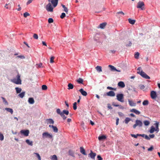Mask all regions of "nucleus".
I'll list each match as a JSON object with an SVG mask.
<instances>
[{"mask_svg": "<svg viewBox=\"0 0 160 160\" xmlns=\"http://www.w3.org/2000/svg\"><path fill=\"white\" fill-rule=\"evenodd\" d=\"M68 153L70 155L73 157H74V152L73 151L69 150L68 152Z\"/></svg>", "mask_w": 160, "mask_h": 160, "instance_id": "f704fd0d", "label": "nucleus"}, {"mask_svg": "<svg viewBox=\"0 0 160 160\" xmlns=\"http://www.w3.org/2000/svg\"><path fill=\"white\" fill-rule=\"evenodd\" d=\"M5 109L7 112H10L12 114L13 113V110L12 109L9 108H6Z\"/></svg>", "mask_w": 160, "mask_h": 160, "instance_id": "7c9ffc66", "label": "nucleus"}, {"mask_svg": "<svg viewBox=\"0 0 160 160\" xmlns=\"http://www.w3.org/2000/svg\"><path fill=\"white\" fill-rule=\"evenodd\" d=\"M54 57L53 56H52L50 58V62L51 63H52L54 62Z\"/></svg>", "mask_w": 160, "mask_h": 160, "instance_id": "603ef678", "label": "nucleus"}, {"mask_svg": "<svg viewBox=\"0 0 160 160\" xmlns=\"http://www.w3.org/2000/svg\"><path fill=\"white\" fill-rule=\"evenodd\" d=\"M68 89H72L73 88V85L71 83H69L68 85Z\"/></svg>", "mask_w": 160, "mask_h": 160, "instance_id": "e433bc0d", "label": "nucleus"}, {"mask_svg": "<svg viewBox=\"0 0 160 160\" xmlns=\"http://www.w3.org/2000/svg\"><path fill=\"white\" fill-rule=\"evenodd\" d=\"M46 121L47 122L48 124H53L54 123V121L51 118L48 119L46 120Z\"/></svg>", "mask_w": 160, "mask_h": 160, "instance_id": "412c9836", "label": "nucleus"}, {"mask_svg": "<svg viewBox=\"0 0 160 160\" xmlns=\"http://www.w3.org/2000/svg\"><path fill=\"white\" fill-rule=\"evenodd\" d=\"M61 6H62L63 8H64V11H65L67 13L68 11V9L65 7V5L63 4H62Z\"/></svg>", "mask_w": 160, "mask_h": 160, "instance_id": "a19ab883", "label": "nucleus"}, {"mask_svg": "<svg viewBox=\"0 0 160 160\" xmlns=\"http://www.w3.org/2000/svg\"><path fill=\"white\" fill-rule=\"evenodd\" d=\"M128 101L129 105L131 107H135L136 106V103L134 102L132 100L128 99Z\"/></svg>", "mask_w": 160, "mask_h": 160, "instance_id": "4468645a", "label": "nucleus"}, {"mask_svg": "<svg viewBox=\"0 0 160 160\" xmlns=\"http://www.w3.org/2000/svg\"><path fill=\"white\" fill-rule=\"evenodd\" d=\"M28 102L30 104H33L34 102V100L32 98H29L28 99Z\"/></svg>", "mask_w": 160, "mask_h": 160, "instance_id": "5701e85b", "label": "nucleus"}, {"mask_svg": "<svg viewBox=\"0 0 160 160\" xmlns=\"http://www.w3.org/2000/svg\"><path fill=\"white\" fill-rule=\"evenodd\" d=\"M137 73L140 74L142 77L147 79H149L150 77L145 72L142 70L141 72L138 71Z\"/></svg>", "mask_w": 160, "mask_h": 160, "instance_id": "20e7f679", "label": "nucleus"}, {"mask_svg": "<svg viewBox=\"0 0 160 160\" xmlns=\"http://www.w3.org/2000/svg\"><path fill=\"white\" fill-rule=\"evenodd\" d=\"M53 131L55 133L58 132V128L57 127L54 126L52 128Z\"/></svg>", "mask_w": 160, "mask_h": 160, "instance_id": "4c0bfd02", "label": "nucleus"}, {"mask_svg": "<svg viewBox=\"0 0 160 160\" xmlns=\"http://www.w3.org/2000/svg\"><path fill=\"white\" fill-rule=\"evenodd\" d=\"M42 63H40L39 64H37V65L38 67L39 68H41L42 67Z\"/></svg>", "mask_w": 160, "mask_h": 160, "instance_id": "e2e57ef3", "label": "nucleus"}, {"mask_svg": "<svg viewBox=\"0 0 160 160\" xmlns=\"http://www.w3.org/2000/svg\"><path fill=\"white\" fill-rule=\"evenodd\" d=\"M96 155V154L95 152H93L91 150L90 153L88 154V157H90L91 158L94 159Z\"/></svg>", "mask_w": 160, "mask_h": 160, "instance_id": "9b49d317", "label": "nucleus"}, {"mask_svg": "<svg viewBox=\"0 0 160 160\" xmlns=\"http://www.w3.org/2000/svg\"><path fill=\"white\" fill-rule=\"evenodd\" d=\"M145 88L144 86L143 85H141L140 86V88L141 89H143Z\"/></svg>", "mask_w": 160, "mask_h": 160, "instance_id": "69168bd1", "label": "nucleus"}, {"mask_svg": "<svg viewBox=\"0 0 160 160\" xmlns=\"http://www.w3.org/2000/svg\"><path fill=\"white\" fill-rule=\"evenodd\" d=\"M34 154L36 155V157L38 158V160H41L40 156L38 153H34Z\"/></svg>", "mask_w": 160, "mask_h": 160, "instance_id": "de8ad7c7", "label": "nucleus"}, {"mask_svg": "<svg viewBox=\"0 0 160 160\" xmlns=\"http://www.w3.org/2000/svg\"><path fill=\"white\" fill-rule=\"evenodd\" d=\"M145 126H148L150 124V122L148 120H145L143 121V123Z\"/></svg>", "mask_w": 160, "mask_h": 160, "instance_id": "c9c22d12", "label": "nucleus"}, {"mask_svg": "<svg viewBox=\"0 0 160 160\" xmlns=\"http://www.w3.org/2000/svg\"><path fill=\"white\" fill-rule=\"evenodd\" d=\"M32 0H29L27 2V4L28 5L32 2Z\"/></svg>", "mask_w": 160, "mask_h": 160, "instance_id": "774afa93", "label": "nucleus"}, {"mask_svg": "<svg viewBox=\"0 0 160 160\" xmlns=\"http://www.w3.org/2000/svg\"><path fill=\"white\" fill-rule=\"evenodd\" d=\"M29 15V14L27 12H25L23 14V16L25 18L27 17Z\"/></svg>", "mask_w": 160, "mask_h": 160, "instance_id": "864d4df0", "label": "nucleus"}, {"mask_svg": "<svg viewBox=\"0 0 160 160\" xmlns=\"http://www.w3.org/2000/svg\"><path fill=\"white\" fill-rule=\"evenodd\" d=\"M20 132L24 136H27L28 135L29 131L28 130H22L20 131Z\"/></svg>", "mask_w": 160, "mask_h": 160, "instance_id": "1a4fd4ad", "label": "nucleus"}, {"mask_svg": "<svg viewBox=\"0 0 160 160\" xmlns=\"http://www.w3.org/2000/svg\"><path fill=\"white\" fill-rule=\"evenodd\" d=\"M130 112H134L137 115H139L140 113V112L135 109H132L131 110Z\"/></svg>", "mask_w": 160, "mask_h": 160, "instance_id": "a211bd4d", "label": "nucleus"}, {"mask_svg": "<svg viewBox=\"0 0 160 160\" xmlns=\"http://www.w3.org/2000/svg\"><path fill=\"white\" fill-rule=\"evenodd\" d=\"M1 98L2 99V101H3V102L4 103V104L5 105H8V102L6 100L5 98L4 97H1Z\"/></svg>", "mask_w": 160, "mask_h": 160, "instance_id": "bb28decb", "label": "nucleus"}, {"mask_svg": "<svg viewBox=\"0 0 160 160\" xmlns=\"http://www.w3.org/2000/svg\"><path fill=\"white\" fill-rule=\"evenodd\" d=\"M15 89L16 90V92L17 93H20L22 91L21 88L18 87H16L15 88Z\"/></svg>", "mask_w": 160, "mask_h": 160, "instance_id": "72a5a7b5", "label": "nucleus"}, {"mask_svg": "<svg viewBox=\"0 0 160 160\" xmlns=\"http://www.w3.org/2000/svg\"><path fill=\"white\" fill-rule=\"evenodd\" d=\"M62 113L63 114H65L67 115H68L69 113L68 111L66 110H64L62 112Z\"/></svg>", "mask_w": 160, "mask_h": 160, "instance_id": "ea45409f", "label": "nucleus"}, {"mask_svg": "<svg viewBox=\"0 0 160 160\" xmlns=\"http://www.w3.org/2000/svg\"><path fill=\"white\" fill-rule=\"evenodd\" d=\"M144 5V4L143 2L139 1L137 4V8H141V10H143L144 9L143 6Z\"/></svg>", "mask_w": 160, "mask_h": 160, "instance_id": "6e6552de", "label": "nucleus"}, {"mask_svg": "<svg viewBox=\"0 0 160 160\" xmlns=\"http://www.w3.org/2000/svg\"><path fill=\"white\" fill-rule=\"evenodd\" d=\"M159 123L157 122H155L154 123V125L155 126V131L156 132H158L159 130Z\"/></svg>", "mask_w": 160, "mask_h": 160, "instance_id": "f8f14e48", "label": "nucleus"}, {"mask_svg": "<svg viewBox=\"0 0 160 160\" xmlns=\"http://www.w3.org/2000/svg\"><path fill=\"white\" fill-rule=\"evenodd\" d=\"M150 96L152 99H155L157 97L156 92L154 91H152L150 92Z\"/></svg>", "mask_w": 160, "mask_h": 160, "instance_id": "0eeeda50", "label": "nucleus"}, {"mask_svg": "<svg viewBox=\"0 0 160 160\" xmlns=\"http://www.w3.org/2000/svg\"><path fill=\"white\" fill-rule=\"evenodd\" d=\"M79 91L80 92L81 94L84 96H86L87 95V92L84 91L82 88H81L79 89Z\"/></svg>", "mask_w": 160, "mask_h": 160, "instance_id": "2eb2a0df", "label": "nucleus"}, {"mask_svg": "<svg viewBox=\"0 0 160 160\" xmlns=\"http://www.w3.org/2000/svg\"><path fill=\"white\" fill-rule=\"evenodd\" d=\"M153 149V147L152 146H151L148 149V151H151Z\"/></svg>", "mask_w": 160, "mask_h": 160, "instance_id": "bf43d9fd", "label": "nucleus"}, {"mask_svg": "<svg viewBox=\"0 0 160 160\" xmlns=\"http://www.w3.org/2000/svg\"><path fill=\"white\" fill-rule=\"evenodd\" d=\"M155 128L153 126H152L151 127L150 129L149 130V132L151 133H152L154 131H155Z\"/></svg>", "mask_w": 160, "mask_h": 160, "instance_id": "a878e982", "label": "nucleus"}, {"mask_svg": "<svg viewBox=\"0 0 160 160\" xmlns=\"http://www.w3.org/2000/svg\"><path fill=\"white\" fill-rule=\"evenodd\" d=\"M108 67L110 68V70L112 71H117L118 72H120V71L119 70H117L114 66L112 65H109Z\"/></svg>", "mask_w": 160, "mask_h": 160, "instance_id": "ddd939ff", "label": "nucleus"}, {"mask_svg": "<svg viewBox=\"0 0 160 160\" xmlns=\"http://www.w3.org/2000/svg\"><path fill=\"white\" fill-rule=\"evenodd\" d=\"M26 142L29 145L32 146L33 145V142L32 141H30L29 139H27L26 140Z\"/></svg>", "mask_w": 160, "mask_h": 160, "instance_id": "cd10ccee", "label": "nucleus"}, {"mask_svg": "<svg viewBox=\"0 0 160 160\" xmlns=\"http://www.w3.org/2000/svg\"><path fill=\"white\" fill-rule=\"evenodd\" d=\"M66 16V14L65 13L63 12L61 14V15L60 16V18H63Z\"/></svg>", "mask_w": 160, "mask_h": 160, "instance_id": "5fc2aeb1", "label": "nucleus"}, {"mask_svg": "<svg viewBox=\"0 0 160 160\" xmlns=\"http://www.w3.org/2000/svg\"><path fill=\"white\" fill-rule=\"evenodd\" d=\"M95 69L98 72H100L102 71V67L99 66H97L96 67Z\"/></svg>", "mask_w": 160, "mask_h": 160, "instance_id": "393cba45", "label": "nucleus"}, {"mask_svg": "<svg viewBox=\"0 0 160 160\" xmlns=\"http://www.w3.org/2000/svg\"><path fill=\"white\" fill-rule=\"evenodd\" d=\"M106 95L108 96L113 97L115 96V93L112 91H110L106 93Z\"/></svg>", "mask_w": 160, "mask_h": 160, "instance_id": "9d476101", "label": "nucleus"}, {"mask_svg": "<svg viewBox=\"0 0 160 160\" xmlns=\"http://www.w3.org/2000/svg\"><path fill=\"white\" fill-rule=\"evenodd\" d=\"M56 112L58 114L60 115V116L62 114V112H61L60 109L59 108H58L57 109Z\"/></svg>", "mask_w": 160, "mask_h": 160, "instance_id": "c03bdc74", "label": "nucleus"}, {"mask_svg": "<svg viewBox=\"0 0 160 160\" xmlns=\"http://www.w3.org/2000/svg\"><path fill=\"white\" fill-rule=\"evenodd\" d=\"M80 152L83 154L84 155H86V153L85 152V150L84 148L82 147H80Z\"/></svg>", "mask_w": 160, "mask_h": 160, "instance_id": "b1692460", "label": "nucleus"}, {"mask_svg": "<svg viewBox=\"0 0 160 160\" xmlns=\"http://www.w3.org/2000/svg\"><path fill=\"white\" fill-rule=\"evenodd\" d=\"M117 99L119 101L123 102H124L123 100L124 94L122 93H118L116 95Z\"/></svg>", "mask_w": 160, "mask_h": 160, "instance_id": "7ed1b4c3", "label": "nucleus"}, {"mask_svg": "<svg viewBox=\"0 0 160 160\" xmlns=\"http://www.w3.org/2000/svg\"><path fill=\"white\" fill-rule=\"evenodd\" d=\"M107 24V23L106 22H103L102 23H101L99 26V27L98 28H100L101 29H103L105 27Z\"/></svg>", "mask_w": 160, "mask_h": 160, "instance_id": "4be33fe9", "label": "nucleus"}, {"mask_svg": "<svg viewBox=\"0 0 160 160\" xmlns=\"http://www.w3.org/2000/svg\"><path fill=\"white\" fill-rule=\"evenodd\" d=\"M106 138V136L104 135H100L98 137V139L100 141H101L105 139Z\"/></svg>", "mask_w": 160, "mask_h": 160, "instance_id": "aec40b11", "label": "nucleus"}, {"mask_svg": "<svg viewBox=\"0 0 160 160\" xmlns=\"http://www.w3.org/2000/svg\"><path fill=\"white\" fill-rule=\"evenodd\" d=\"M132 45V43L130 42L129 41L128 44L126 45L127 47H130Z\"/></svg>", "mask_w": 160, "mask_h": 160, "instance_id": "680f3d73", "label": "nucleus"}, {"mask_svg": "<svg viewBox=\"0 0 160 160\" xmlns=\"http://www.w3.org/2000/svg\"><path fill=\"white\" fill-rule=\"evenodd\" d=\"M139 136H141L143 138H144L146 139L147 140H150V138L147 135L145 134H139Z\"/></svg>", "mask_w": 160, "mask_h": 160, "instance_id": "dca6fc26", "label": "nucleus"}, {"mask_svg": "<svg viewBox=\"0 0 160 160\" xmlns=\"http://www.w3.org/2000/svg\"><path fill=\"white\" fill-rule=\"evenodd\" d=\"M51 160H58L57 159V156L55 155H52L51 158Z\"/></svg>", "mask_w": 160, "mask_h": 160, "instance_id": "79ce46f5", "label": "nucleus"}, {"mask_svg": "<svg viewBox=\"0 0 160 160\" xmlns=\"http://www.w3.org/2000/svg\"><path fill=\"white\" fill-rule=\"evenodd\" d=\"M155 137V135L153 134H150L149 135V137L150 138H153Z\"/></svg>", "mask_w": 160, "mask_h": 160, "instance_id": "0e129e2a", "label": "nucleus"}, {"mask_svg": "<svg viewBox=\"0 0 160 160\" xmlns=\"http://www.w3.org/2000/svg\"><path fill=\"white\" fill-rule=\"evenodd\" d=\"M76 81L79 84H83V80L82 78H79L76 80Z\"/></svg>", "mask_w": 160, "mask_h": 160, "instance_id": "c85d7f7f", "label": "nucleus"}, {"mask_svg": "<svg viewBox=\"0 0 160 160\" xmlns=\"http://www.w3.org/2000/svg\"><path fill=\"white\" fill-rule=\"evenodd\" d=\"M128 22L132 24H134L135 22V20L133 19H132L131 18L128 19Z\"/></svg>", "mask_w": 160, "mask_h": 160, "instance_id": "c756f323", "label": "nucleus"}, {"mask_svg": "<svg viewBox=\"0 0 160 160\" xmlns=\"http://www.w3.org/2000/svg\"><path fill=\"white\" fill-rule=\"evenodd\" d=\"M48 21L49 23H50L53 22V20L52 18H50L48 19Z\"/></svg>", "mask_w": 160, "mask_h": 160, "instance_id": "8fccbe9b", "label": "nucleus"}, {"mask_svg": "<svg viewBox=\"0 0 160 160\" xmlns=\"http://www.w3.org/2000/svg\"><path fill=\"white\" fill-rule=\"evenodd\" d=\"M118 86L121 88H123L125 87V84L123 82L120 81L118 82Z\"/></svg>", "mask_w": 160, "mask_h": 160, "instance_id": "6ab92c4d", "label": "nucleus"}, {"mask_svg": "<svg viewBox=\"0 0 160 160\" xmlns=\"http://www.w3.org/2000/svg\"><path fill=\"white\" fill-rule=\"evenodd\" d=\"M137 70L138 71L141 72L142 70L141 67H139L138 68Z\"/></svg>", "mask_w": 160, "mask_h": 160, "instance_id": "338daca9", "label": "nucleus"}, {"mask_svg": "<svg viewBox=\"0 0 160 160\" xmlns=\"http://www.w3.org/2000/svg\"><path fill=\"white\" fill-rule=\"evenodd\" d=\"M12 82L17 84H22V81L20 79V75L18 74L16 76V78H14L12 80Z\"/></svg>", "mask_w": 160, "mask_h": 160, "instance_id": "f257e3e1", "label": "nucleus"}, {"mask_svg": "<svg viewBox=\"0 0 160 160\" xmlns=\"http://www.w3.org/2000/svg\"><path fill=\"white\" fill-rule=\"evenodd\" d=\"M46 9L48 12H52L53 11V8L50 2L46 6Z\"/></svg>", "mask_w": 160, "mask_h": 160, "instance_id": "423d86ee", "label": "nucleus"}, {"mask_svg": "<svg viewBox=\"0 0 160 160\" xmlns=\"http://www.w3.org/2000/svg\"><path fill=\"white\" fill-rule=\"evenodd\" d=\"M130 135L132 137L135 138H137L139 136V134L138 133L136 135L134 134H131Z\"/></svg>", "mask_w": 160, "mask_h": 160, "instance_id": "37998d69", "label": "nucleus"}, {"mask_svg": "<svg viewBox=\"0 0 160 160\" xmlns=\"http://www.w3.org/2000/svg\"><path fill=\"white\" fill-rule=\"evenodd\" d=\"M131 119L129 118H126L124 120L125 123L126 124H128V122L131 120Z\"/></svg>", "mask_w": 160, "mask_h": 160, "instance_id": "58836bf2", "label": "nucleus"}, {"mask_svg": "<svg viewBox=\"0 0 160 160\" xmlns=\"http://www.w3.org/2000/svg\"><path fill=\"white\" fill-rule=\"evenodd\" d=\"M139 55V53L138 52H136L134 55L135 58H138Z\"/></svg>", "mask_w": 160, "mask_h": 160, "instance_id": "09e8293b", "label": "nucleus"}, {"mask_svg": "<svg viewBox=\"0 0 160 160\" xmlns=\"http://www.w3.org/2000/svg\"><path fill=\"white\" fill-rule=\"evenodd\" d=\"M42 137L43 138H48L51 139L52 138V134H50L48 132H46L43 133L42 134Z\"/></svg>", "mask_w": 160, "mask_h": 160, "instance_id": "39448f33", "label": "nucleus"}, {"mask_svg": "<svg viewBox=\"0 0 160 160\" xmlns=\"http://www.w3.org/2000/svg\"><path fill=\"white\" fill-rule=\"evenodd\" d=\"M33 37L35 39H37L38 38V34H37L36 33H34L33 34Z\"/></svg>", "mask_w": 160, "mask_h": 160, "instance_id": "6e6d98bb", "label": "nucleus"}, {"mask_svg": "<svg viewBox=\"0 0 160 160\" xmlns=\"http://www.w3.org/2000/svg\"><path fill=\"white\" fill-rule=\"evenodd\" d=\"M4 139V136L0 132V140L2 141Z\"/></svg>", "mask_w": 160, "mask_h": 160, "instance_id": "3c124183", "label": "nucleus"}, {"mask_svg": "<svg viewBox=\"0 0 160 160\" xmlns=\"http://www.w3.org/2000/svg\"><path fill=\"white\" fill-rule=\"evenodd\" d=\"M143 125V122L141 120L137 119L135 121V124L133 126V128L134 129H135L137 127L141 128L142 127Z\"/></svg>", "mask_w": 160, "mask_h": 160, "instance_id": "f03ea898", "label": "nucleus"}, {"mask_svg": "<svg viewBox=\"0 0 160 160\" xmlns=\"http://www.w3.org/2000/svg\"><path fill=\"white\" fill-rule=\"evenodd\" d=\"M77 103L76 102H74L73 104V108L74 110H76L77 109Z\"/></svg>", "mask_w": 160, "mask_h": 160, "instance_id": "49530a36", "label": "nucleus"}, {"mask_svg": "<svg viewBox=\"0 0 160 160\" xmlns=\"http://www.w3.org/2000/svg\"><path fill=\"white\" fill-rule=\"evenodd\" d=\"M61 116L63 120H65L66 118L67 117L63 114L61 115Z\"/></svg>", "mask_w": 160, "mask_h": 160, "instance_id": "052dcab7", "label": "nucleus"}, {"mask_svg": "<svg viewBox=\"0 0 160 160\" xmlns=\"http://www.w3.org/2000/svg\"><path fill=\"white\" fill-rule=\"evenodd\" d=\"M17 58H21V59H24L25 58V57L23 55H18L17 56Z\"/></svg>", "mask_w": 160, "mask_h": 160, "instance_id": "13d9d810", "label": "nucleus"}, {"mask_svg": "<svg viewBox=\"0 0 160 160\" xmlns=\"http://www.w3.org/2000/svg\"><path fill=\"white\" fill-rule=\"evenodd\" d=\"M58 0H52L51 3L54 7H55L58 4Z\"/></svg>", "mask_w": 160, "mask_h": 160, "instance_id": "f3484780", "label": "nucleus"}, {"mask_svg": "<svg viewBox=\"0 0 160 160\" xmlns=\"http://www.w3.org/2000/svg\"><path fill=\"white\" fill-rule=\"evenodd\" d=\"M142 104L144 106H147L149 102L147 100H145L143 101Z\"/></svg>", "mask_w": 160, "mask_h": 160, "instance_id": "473e14b6", "label": "nucleus"}, {"mask_svg": "<svg viewBox=\"0 0 160 160\" xmlns=\"http://www.w3.org/2000/svg\"><path fill=\"white\" fill-rule=\"evenodd\" d=\"M97 158H98L97 160H102V158L100 155H98Z\"/></svg>", "mask_w": 160, "mask_h": 160, "instance_id": "4d7b16f0", "label": "nucleus"}, {"mask_svg": "<svg viewBox=\"0 0 160 160\" xmlns=\"http://www.w3.org/2000/svg\"><path fill=\"white\" fill-rule=\"evenodd\" d=\"M25 92H22L20 93L18 95V96H19L20 98H22L24 96L25 94Z\"/></svg>", "mask_w": 160, "mask_h": 160, "instance_id": "2f4dec72", "label": "nucleus"}, {"mask_svg": "<svg viewBox=\"0 0 160 160\" xmlns=\"http://www.w3.org/2000/svg\"><path fill=\"white\" fill-rule=\"evenodd\" d=\"M42 89L43 90H45L47 89V87L46 85H43L42 86Z\"/></svg>", "mask_w": 160, "mask_h": 160, "instance_id": "a18cd8bd", "label": "nucleus"}]
</instances>
